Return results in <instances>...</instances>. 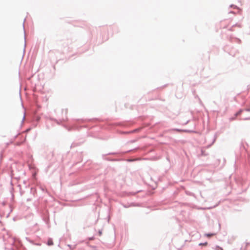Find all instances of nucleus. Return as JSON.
<instances>
[{"label": "nucleus", "instance_id": "nucleus-1", "mask_svg": "<svg viewBox=\"0 0 250 250\" xmlns=\"http://www.w3.org/2000/svg\"><path fill=\"white\" fill-rule=\"evenodd\" d=\"M47 244L48 246H51L53 245V240L51 239H49L48 240Z\"/></svg>", "mask_w": 250, "mask_h": 250}, {"label": "nucleus", "instance_id": "nucleus-2", "mask_svg": "<svg viewBox=\"0 0 250 250\" xmlns=\"http://www.w3.org/2000/svg\"><path fill=\"white\" fill-rule=\"evenodd\" d=\"M205 235L208 237H210L211 236H213L214 234L213 233H208V234H206Z\"/></svg>", "mask_w": 250, "mask_h": 250}, {"label": "nucleus", "instance_id": "nucleus-3", "mask_svg": "<svg viewBox=\"0 0 250 250\" xmlns=\"http://www.w3.org/2000/svg\"><path fill=\"white\" fill-rule=\"evenodd\" d=\"M241 111H239L238 113H237L236 114V115L240 114L241 113Z\"/></svg>", "mask_w": 250, "mask_h": 250}, {"label": "nucleus", "instance_id": "nucleus-4", "mask_svg": "<svg viewBox=\"0 0 250 250\" xmlns=\"http://www.w3.org/2000/svg\"><path fill=\"white\" fill-rule=\"evenodd\" d=\"M207 244V243H206L205 244H204V245H206Z\"/></svg>", "mask_w": 250, "mask_h": 250}]
</instances>
